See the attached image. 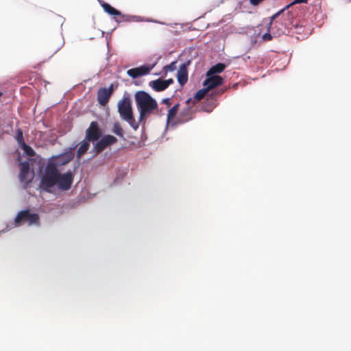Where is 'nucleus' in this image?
Returning <instances> with one entry per match:
<instances>
[{
	"mask_svg": "<svg viewBox=\"0 0 351 351\" xmlns=\"http://www.w3.org/2000/svg\"><path fill=\"white\" fill-rule=\"evenodd\" d=\"M74 174L71 171L61 173L56 164L48 162L40 178L39 187L43 191L51 193L56 186L60 191H68L73 182Z\"/></svg>",
	"mask_w": 351,
	"mask_h": 351,
	"instance_id": "1",
	"label": "nucleus"
},
{
	"mask_svg": "<svg viewBox=\"0 0 351 351\" xmlns=\"http://www.w3.org/2000/svg\"><path fill=\"white\" fill-rule=\"evenodd\" d=\"M134 99L139 112V123L145 121L149 115L158 108L156 99L145 91L139 90L136 92Z\"/></svg>",
	"mask_w": 351,
	"mask_h": 351,
	"instance_id": "2",
	"label": "nucleus"
},
{
	"mask_svg": "<svg viewBox=\"0 0 351 351\" xmlns=\"http://www.w3.org/2000/svg\"><path fill=\"white\" fill-rule=\"evenodd\" d=\"M117 107L121 119L125 121L132 128L136 130L139 128L140 123L139 121H136L134 119L130 97L124 95L123 98L119 101Z\"/></svg>",
	"mask_w": 351,
	"mask_h": 351,
	"instance_id": "3",
	"label": "nucleus"
},
{
	"mask_svg": "<svg viewBox=\"0 0 351 351\" xmlns=\"http://www.w3.org/2000/svg\"><path fill=\"white\" fill-rule=\"evenodd\" d=\"M285 11L282 9L270 17L267 26V31L271 32L274 37H278L285 33L287 29V24L280 21V17Z\"/></svg>",
	"mask_w": 351,
	"mask_h": 351,
	"instance_id": "4",
	"label": "nucleus"
},
{
	"mask_svg": "<svg viewBox=\"0 0 351 351\" xmlns=\"http://www.w3.org/2000/svg\"><path fill=\"white\" fill-rule=\"evenodd\" d=\"M14 222L17 226L25 223H27L28 226L39 225L40 217L37 213H31L29 209H26L17 213Z\"/></svg>",
	"mask_w": 351,
	"mask_h": 351,
	"instance_id": "5",
	"label": "nucleus"
},
{
	"mask_svg": "<svg viewBox=\"0 0 351 351\" xmlns=\"http://www.w3.org/2000/svg\"><path fill=\"white\" fill-rule=\"evenodd\" d=\"M75 149V147H70L69 150L64 153L54 156L49 162L56 164V167H57L58 166H62L69 163L74 158Z\"/></svg>",
	"mask_w": 351,
	"mask_h": 351,
	"instance_id": "6",
	"label": "nucleus"
},
{
	"mask_svg": "<svg viewBox=\"0 0 351 351\" xmlns=\"http://www.w3.org/2000/svg\"><path fill=\"white\" fill-rule=\"evenodd\" d=\"M101 136V131L97 121H92L86 131V139L88 141H96Z\"/></svg>",
	"mask_w": 351,
	"mask_h": 351,
	"instance_id": "7",
	"label": "nucleus"
},
{
	"mask_svg": "<svg viewBox=\"0 0 351 351\" xmlns=\"http://www.w3.org/2000/svg\"><path fill=\"white\" fill-rule=\"evenodd\" d=\"M117 139L112 135H106L99 140L95 145V149L97 154L101 152L108 146L117 143Z\"/></svg>",
	"mask_w": 351,
	"mask_h": 351,
	"instance_id": "8",
	"label": "nucleus"
},
{
	"mask_svg": "<svg viewBox=\"0 0 351 351\" xmlns=\"http://www.w3.org/2000/svg\"><path fill=\"white\" fill-rule=\"evenodd\" d=\"M113 84H111L108 88H101L97 92V100L100 105L106 106L113 93Z\"/></svg>",
	"mask_w": 351,
	"mask_h": 351,
	"instance_id": "9",
	"label": "nucleus"
},
{
	"mask_svg": "<svg viewBox=\"0 0 351 351\" xmlns=\"http://www.w3.org/2000/svg\"><path fill=\"white\" fill-rule=\"evenodd\" d=\"M153 69V66H149L147 65H143L138 67L130 69L127 71V74L132 77V78H137L140 76L145 75L151 71V70Z\"/></svg>",
	"mask_w": 351,
	"mask_h": 351,
	"instance_id": "10",
	"label": "nucleus"
},
{
	"mask_svg": "<svg viewBox=\"0 0 351 351\" xmlns=\"http://www.w3.org/2000/svg\"><path fill=\"white\" fill-rule=\"evenodd\" d=\"M223 82V80L221 76L211 75L204 80L203 85L209 91L211 89L221 85Z\"/></svg>",
	"mask_w": 351,
	"mask_h": 351,
	"instance_id": "11",
	"label": "nucleus"
},
{
	"mask_svg": "<svg viewBox=\"0 0 351 351\" xmlns=\"http://www.w3.org/2000/svg\"><path fill=\"white\" fill-rule=\"evenodd\" d=\"M32 177L29 174V165L27 162H23L21 165L19 179L20 181L25 184H27L31 180Z\"/></svg>",
	"mask_w": 351,
	"mask_h": 351,
	"instance_id": "12",
	"label": "nucleus"
},
{
	"mask_svg": "<svg viewBox=\"0 0 351 351\" xmlns=\"http://www.w3.org/2000/svg\"><path fill=\"white\" fill-rule=\"evenodd\" d=\"M101 5L104 10L108 13V14L113 16V19L116 20L117 22L119 23L118 19V15H121V12L118 10L115 9L112 6H111L109 3L103 2L101 3Z\"/></svg>",
	"mask_w": 351,
	"mask_h": 351,
	"instance_id": "13",
	"label": "nucleus"
},
{
	"mask_svg": "<svg viewBox=\"0 0 351 351\" xmlns=\"http://www.w3.org/2000/svg\"><path fill=\"white\" fill-rule=\"evenodd\" d=\"M177 78H178V81L179 84L181 86L184 85L187 82L188 71H187L186 67L184 64H182L180 66V68L178 72Z\"/></svg>",
	"mask_w": 351,
	"mask_h": 351,
	"instance_id": "14",
	"label": "nucleus"
},
{
	"mask_svg": "<svg viewBox=\"0 0 351 351\" xmlns=\"http://www.w3.org/2000/svg\"><path fill=\"white\" fill-rule=\"evenodd\" d=\"M149 86H151L154 90L157 92H160L165 90L167 88L164 80L161 78H158L157 80L151 81L149 83Z\"/></svg>",
	"mask_w": 351,
	"mask_h": 351,
	"instance_id": "15",
	"label": "nucleus"
},
{
	"mask_svg": "<svg viewBox=\"0 0 351 351\" xmlns=\"http://www.w3.org/2000/svg\"><path fill=\"white\" fill-rule=\"evenodd\" d=\"M226 64L223 63H217V64L213 66L207 73V75H215V74L220 73L224 71L226 69Z\"/></svg>",
	"mask_w": 351,
	"mask_h": 351,
	"instance_id": "16",
	"label": "nucleus"
},
{
	"mask_svg": "<svg viewBox=\"0 0 351 351\" xmlns=\"http://www.w3.org/2000/svg\"><path fill=\"white\" fill-rule=\"evenodd\" d=\"M286 19L287 22H284V23L287 24V29L291 28L292 27H295L296 23H295V14L290 11L285 12Z\"/></svg>",
	"mask_w": 351,
	"mask_h": 351,
	"instance_id": "17",
	"label": "nucleus"
},
{
	"mask_svg": "<svg viewBox=\"0 0 351 351\" xmlns=\"http://www.w3.org/2000/svg\"><path fill=\"white\" fill-rule=\"evenodd\" d=\"M89 147L90 144L88 141H82L77 151V158L80 159L88 151Z\"/></svg>",
	"mask_w": 351,
	"mask_h": 351,
	"instance_id": "18",
	"label": "nucleus"
},
{
	"mask_svg": "<svg viewBox=\"0 0 351 351\" xmlns=\"http://www.w3.org/2000/svg\"><path fill=\"white\" fill-rule=\"evenodd\" d=\"M178 107H179V104H177L175 106H173L169 110L168 114H167V122L168 123H170L171 121H172L174 119V118L178 112Z\"/></svg>",
	"mask_w": 351,
	"mask_h": 351,
	"instance_id": "19",
	"label": "nucleus"
},
{
	"mask_svg": "<svg viewBox=\"0 0 351 351\" xmlns=\"http://www.w3.org/2000/svg\"><path fill=\"white\" fill-rule=\"evenodd\" d=\"M16 140L19 145H22L23 147H28V145H27L25 143L23 132L21 129H18L16 130Z\"/></svg>",
	"mask_w": 351,
	"mask_h": 351,
	"instance_id": "20",
	"label": "nucleus"
},
{
	"mask_svg": "<svg viewBox=\"0 0 351 351\" xmlns=\"http://www.w3.org/2000/svg\"><path fill=\"white\" fill-rule=\"evenodd\" d=\"M112 132L119 136H123V130L119 123H114Z\"/></svg>",
	"mask_w": 351,
	"mask_h": 351,
	"instance_id": "21",
	"label": "nucleus"
},
{
	"mask_svg": "<svg viewBox=\"0 0 351 351\" xmlns=\"http://www.w3.org/2000/svg\"><path fill=\"white\" fill-rule=\"evenodd\" d=\"M208 92V90H207L206 87H204L202 89L199 90L195 95V97H194L195 99H196L197 101L201 100L202 99H203L205 97V95L207 94Z\"/></svg>",
	"mask_w": 351,
	"mask_h": 351,
	"instance_id": "22",
	"label": "nucleus"
},
{
	"mask_svg": "<svg viewBox=\"0 0 351 351\" xmlns=\"http://www.w3.org/2000/svg\"><path fill=\"white\" fill-rule=\"evenodd\" d=\"M308 0H294L289 4L287 5L284 8H282L283 10L286 11L291 6L294 5L295 4L298 3H307Z\"/></svg>",
	"mask_w": 351,
	"mask_h": 351,
	"instance_id": "23",
	"label": "nucleus"
},
{
	"mask_svg": "<svg viewBox=\"0 0 351 351\" xmlns=\"http://www.w3.org/2000/svg\"><path fill=\"white\" fill-rule=\"evenodd\" d=\"M176 69V62H172L171 64H169L168 65H166L164 67V70L166 72H167V71H173Z\"/></svg>",
	"mask_w": 351,
	"mask_h": 351,
	"instance_id": "24",
	"label": "nucleus"
},
{
	"mask_svg": "<svg viewBox=\"0 0 351 351\" xmlns=\"http://www.w3.org/2000/svg\"><path fill=\"white\" fill-rule=\"evenodd\" d=\"M273 37H274V35L271 32L267 31V33L264 34L262 36L261 38L263 41L267 42L271 40L273 38Z\"/></svg>",
	"mask_w": 351,
	"mask_h": 351,
	"instance_id": "25",
	"label": "nucleus"
},
{
	"mask_svg": "<svg viewBox=\"0 0 351 351\" xmlns=\"http://www.w3.org/2000/svg\"><path fill=\"white\" fill-rule=\"evenodd\" d=\"M118 17L119 18V19H118L119 22H121V21H131L130 19L132 16H130L129 15H125V14H121V15H118Z\"/></svg>",
	"mask_w": 351,
	"mask_h": 351,
	"instance_id": "26",
	"label": "nucleus"
},
{
	"mask_svg": "<svg viewBox=\"0 0 351 351\" xmlns=\"http://www.w3.org/2000/svg\"><path fill=\"white\" fill-rule=\"evenodd\" d=\"M23 148L26 151L27 154L29 156H34V152L33 149L31 147H29L28 146V147H23Z\"/></svg>",
	"mask_w": 351,
	"mask_h": 351,
	"instance_id": "27",
	"label": "nucleus"
},
{
	"mask_svg": "<svg viewBox=\"0 0 351 351\" xmlns=\"http://www.w3.org/2000/svg\"><path fill=\"white\" fill-rule=\"evenodd\" d=\"M264 0H250V3L252 5H259L261 3H262Z\"/></svg>",
	"mask_w": 351,
	"mask_h": 351,
	"instance_id": "28",
	"label": "nucleus"
},
{
	"mask_svg": "<svg viewBox=\"0 0 351 351\" xmlns=\"http://www.w3.org/2000/svg\"><path fill=\"white\" fill-rule=\"evenodd\" d=\"M162 103L167 105V107H170V106L171 104V103L170 101V99H169V98L163 99L162 101Z\"/></svg>",
	"mask_w": 351,
	"mask_h": 351,
	"instance_id": "29",
	"label": "nucleus"
},
{
	"mask_svg": "<svg viewBox=\"0 0 351 351\" xmlns=\"http://www.w3.org/2000/svg\"><path fill=\"white\" fill-rule=\"evenodd\" d=\"M164 82H165V84L167 86V88L171 84L173 83V80L170 78V79H168V80H164Z\"/></svg>",
	"mask_w": 351,
	"mask_h": 351,
	"instance_id": "30",
	"label": "nucleus"
},
{
	"mask_svg": "<svg viewBox=\"0 0 351 351\" xmlns=\"http://www.w3.org/2000/svg\"><path fill=\"white\" fill-rule=\"evenodd\" d=\"M280 21H282V22H287V20L286 19V16H285V12L283 13V14L281 15V16L280 17Z\"/></svg>",
	"mask_w": 351,
	"mask_h": 351,
	"instance_id": "31",
	"label": "nucleus"
},
{
	"mask_svg": "<svg viewBox=\"0 0 351 351\" xmlns=\"http://www.w3.org/2000/svg\"><path fill=\"white\" fill-rule=\"evenodd\" d=\"M3 93L0 92V97L2 96Z\"/></svg>",
	"mask_w": 351,
	"mask_h": 351,
	"instance_id": "32",
	"label": "nucleus"
}]
</instances>
